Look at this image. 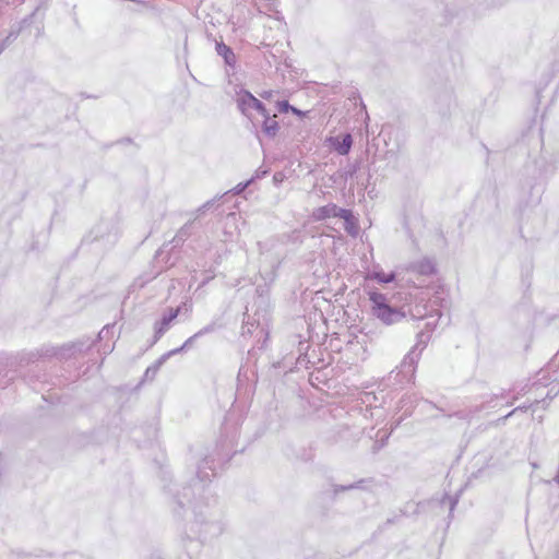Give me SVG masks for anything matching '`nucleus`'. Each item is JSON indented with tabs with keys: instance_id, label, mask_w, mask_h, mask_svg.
Instances as JSON below:
<instances>
[{
	"instance_id": "f257e3e1",
	"label": "nucleus",
	"mask_w": 559,
	"mask_h": 559,
	"mask_svg": "<svg viewBox=\"0 0 559 559\" xmlns=\"http://www.w3.org/2000/svg\"><path fill=\"white\" fill-rule=\"evenodd\" d=\"M369 299L372 302V313L385 324L400 321L404 316L399 310L390 307L386 297L380 293H370Z\"/></svg>"
},
{
	"instance_id": "f03ea898",
	"label": "nucleus",
	"mask_w": 559,
	"mask_h": 559,
	"mask_svg": "<svg viewBox=\"0 0 559 559\" xmlns=\"http://www.w3.org/2000/svg\"><path fill=\"white\" fill-rule=\"evenodd\" d=\"M236 102L241 112L250 120H253L255 115L265 116V108L262 103L249 92L238 93Z\"/></svg>"
},
{
	"instance_id": "7ed1b4c3",
	"label": "nucleus",
	"mask_w": 559,
	"mask_h": 559,
	"mask_svg": "<svg viewBox=\"0 0 559 559\" xmlns=\"http://www.w3.org/2000/svg\"><path fill=\"white\" fill-rule=\"evenodd\" d=\"M416 360L413 354H408L402 361L396 377L394 378L397 382H413L415 376Z\"/></svg>"
},
{
	"instance_id": "20e7f679",
	"label": "nucleus",
	"mask_w": 559,
	"mask_h": 559,
	"mask_svg": "<svg viewBox=\"0 0 559 559\" xmlns=\"http://www.w3.org/2000/svg\"><path fill=\"white\" fill-rule=\"evenodd\" d=\"M329 142L338 154L347 155L353 145V138L350 134H346L342 140L338 136L330 138Z\"/></svg>"
},
{
	"instance_id": "39448f33",
	"label": "nucleus",
	"mask_w": 559,
	"mask_h": 559,
	"mask_svg": "<svg viewBox=\"0 0 559 559\" xmlns=\"http://www.w3.org/2000/svg\"><path fill=\"white\" fill-rule=\"evenodd\" d=\"M179 309L170 310L168 316H164L154 325L155 338H159L169 328L170 323L177 318Z\"/></svg>"
},
{
	"instance_id": "423d86ee",
	"label": "nucleus",
	"mask_w": 559,
	"mask_h": 559,
	"mask_svg": "<svg viewBox=\"0 0 559 559\" xmlns=\"http://www.w3.org/2000/svg\"><path fill=\"white\" fill-rule=\"evenodd\" d=\"M261 117L263 118V132L269 136H274L278 130V123L275 120V116L271 118L269 114L265 111V116Z\"/></svg>"
},
{
	"instance_id": "0eeeda50",
	"label": "nucleus",
	"mask_w": 559,
	"mask_h": 559,
	"mask_svg": "<svg viewBox=\"0 0 559 559\" xmlns=\"http://www.w3.org/2000/svg\"><path fill=\"white\" fill-rule=\"evenodd\" d=\"M216 51L219 56H222L225 60V62L229 66H233L235 63V53L231 51V49L226 46L223 43H218L216 45Z\"/></svg>"
},
{
	"instance_id": "6e6552de",
	"label": "nucleus",
	"mask_w": 559,
	"mask_h": 559,
	"mask_svg": "<svg viewBox=\"0 0 559 559\" xmlns=\"http://www.w3.org/2000/svg\"><path fill=\"white\" fill-rule=\"evenodd\" d=\"M335 211H336V205H334V204L321 206L313 212V217L318 221H321V219H324L328 217H334Z\"/></svg>"
},
{
	"instance_id": "1a4fd4ad",
	"label": "nucleus",
	"mask_w": 559,
	"mask_h": 559,
	"mask_svg": "<svg viewBox=\"0 0 559 559\" xmlns=\"http://www.w3.org/2000/svg\"><path fill=\"white\" fill-rule=\"evenodd\" d=\"M167 357H168V355L162 356L155 364H153L152 366H150L146 369L145 374H144V381L151 382L155 379V374L159 370L160 366L165 362Z\"/></svg>"
},
{
	"instance_id": "9d476101",
	"label": "nucleus",
	"mask_w": 559,
	"mask_h": 559,
	"mask_svg": "<svg viewBox=\"0 0 559 559\" xmlns=\"http://www.w3.org/2000/svg\"><path fill=\"white\" fill-rule=\"evenodd\" d=\"M213 331V328L212 326H205L204 329L200 330L199 332H197L195 334H193L192 336H190L182 345L181 348H178V349H175L170 353H168L167 355H171V354H175V353H178L180 350H182L183 348H187L189 346H191L193 344V342L201 335L203 334H206V333H210Z\"/></svg>"
},
{
	"instance_id": "9b49d317",
	"label": "nucleus",
	"mask_w": 559,
	"mask_h": 559,
	"mask_svg": "<svg viewBox=\"0 0 559 559\" xmlns=\"http://www.w3.org/2000/svg\"><path fill=\"white\" fill-rule=\"evenodd\" d=\"M370 277L377 280L380 283H391L394 280V274H385L383 272H374Z\"/></svg>"
},
{
	"instance_id": "f8f14e48",
	"label": "nucleus",
	"mask_w": 559,
	"mask_h": 559,
	"mask_svg": "<svg viewBox=\"0 0 559 559\" xmlns=\"http://www.w3.org/2000/svg\"><path fill=\"white\" fill-rule=\"evenodd\" d=\"M334 217H341L343 219H345L346 223H349L353 215H352V212L348 211V210H345V209H340L336 206V211H335V215Z\"/></svg>"
},
{
	"instance_id": "ddd939ff",
	"label": "nucleus",
	"mask_w": 559,
	"mask_h": 559,
	"mask_svg": "<svg viewBox=\"0 0 559 559\" xmlns=\"http://www.w3.org/2000/svg\"><path fill=\"white\" fill-rule=\"evenodd\" d=\"M289 109H292V106H289V104L287 102L280 103V110L281 111L286 112Z\"/></svg>"
},
{
	"instance_id": "4468645a",
	"label": "nucleus",
	"mask_w": 559,
	"mask_h": 559,
	"mask_svg": "<svg viewBox=\"0 0 559 559\" xmlns=\"http://www.w3.org/2000/svg\"><path fill=\"white\" fill-rule=\"evenodd\" d=\"M198 475H199V477L201 478V480H205V479H207V478H209V474H204V475H203V472H202V469H201V468L199 469Z\"/></svg>"
},
{
	"instance_id": "2eb2a0df",
	"label": "nucleus",
	"mask_w": 559,
	"mask_h": 559,
	"mask_svg": "<svg viewBox=\"0 0 559 559\" xmlns=\"http://www.w3.org/2000/svg\"><path fill=\"white\" fill-rule=\"evenodd\" d=\"M290 110H292L294 114L298 115V116H304V115H305L302 111L298 110V109H297V108H295V107H292V109H290Z\"/></svg>"
},
{
	"instance_id": "dca6fc26",
	"label": "nucleus",
	"mask_w": 559,
	"mask_h": 559,
	"mask_svg": "<svg viewBox=\"0 0 559 559\" xmlns=\"http://www.w3.org/2000/svg\"><path fill=\"white\" fill-rule=\"evenodd\" d=\"M357 487H358L357 485H349L347 487H342V490L353 489V488H357Z\"/></svg>"
},
{
	"instance_id": "f3484780",
	"label": "nucleus",
	"mask_w": 559,
	"mask_h": 559,
	"mask_svg": "<svg viewBox=\"0 0 559 559\" xmlns=\"http://www.w3.org/2000/svg\"><path fill=\"white\" fill-rule=\"evenodd\" d=\"M271 95V93L266 92L262 95V97H269Z\"/></svg>"
},
{
	"instance_id": "a211bd4d",
	"label": "nucleus",
	"mask_w": 559,
	"mask_h": 559,
	"mask_svg": "<svg viewBox=\"0 0 559 559\" xmlns=\"http://www.w3.org/2000/svg\"><path fill=\"white\" fill-rule=\"evenodd\" d=\"M2 51H3V47H0V55L2 53Z\"/></svg>"
}]
</instances>
